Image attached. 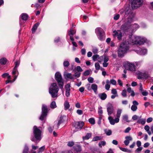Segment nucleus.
<instances>
[{"label": "nucleus", "instance_id": "nucleus-1", "mask_svg": "<svg viewBox=\"0 0 153 153\" xmlns=\"http://www.w3.org/2000/svg\"><path fill=\"white\" fill-rule=\"evenodd\" d=\"M134 15V13L131 9H128L125 12V16L126 17H127L128 20L127 22H126L122 26V28L125 32L132 33L139 28V26L136 24H131L132 22L133 18Z\"/></svg>", "mask_w": 153, "mask_h": 153}, {"label": "nucleus", "instance_id": "nucleus-2", "mask_svg": "<svg viewBox=\"0 0 153 153\" xmlns=\"http://www.w3.org/2000/svg\"><path fill=\"white\" fill-rule=\"evenodd\" d=\"M129 41H123L121 43L117 50L119 56L122 57L129 50L128 45Z\"/></svg>", "mask_w": 153, "mask_h": 153}, {"label": "nucleus", "instance_id": "nucleus-3", "mask_svg": "<svg viewBox=\"0 0 153 153\" xmlns=\"http://www.w3.org/2000/svg\"><path fill=\"white\" fill-rule=\"evenodd\" d=\"M129 41L130 45H143L147 41L146 38L143 37L138 36H134L128 39Z\"/></svg>", "mask_w": 153, "mask_h": 153}, {"label": "nucleus", "instance_id": "nucleus-4", "mask_svg": "<svg viewBox=\"0 0 153 153\" xmlns=\"http://www.w3.org/2000/svg\"><path fill=\"white\" fill-rule=\"evenodd\" d=\"M59 88L56 83H52L49 88V92L53 98L58 97Z\"/></svg>", "mask_w": 153, "mask_h": 153}, {"label": "nucleus", "instance_id": "nucleus-5", "mask_svg": "<svg viewBox=\"0 0 153 153\" xmlns=\"http://www.w3.org/2000/svg\"><path fill=\"white\" fill-rule=\"evenodd\" d=\"M122 109H119L117 110L116 114L117 117L114 119L112 117L109 116L108 117V120L111 124L114 125L115 123H118L120 120V117L122 112Z\"/></svg>", "mask_w": 153, "mask_h": 153}, {"label": "nucleus", "instance_id": "nucleus-6", "mask_svg": "<svg viewBox=\"0 0 153 153\" xmlns=\"http://www.w3.org/2000/svg\"><path fill=\"white\" fill-rule=\"evenodd\" d=\"M41 128H38L36 126H34L33 127V132L34 137L36 140H40L41 138L42 131Z\"/></svg>", "mask_w": 153, "mask_h": 153}, {"label": "nucleus", "instance_id": "nucleus-7", "mask_svg": "<svg viewBox=\"0 0 153 153\" xmlns=\"http://www.w3.org/2000/svg\"><path fill=\"white\" fill-rule=\"evenodd\" d=\"M55 76L59 88L62 89L64 85V80L62 78L61 74L59 72H57L55 74Z\"/></svg>", "mask_w": 153, "mask_h": 153}, {"label": "nucleus", "instance_id": "nucleus-8", "mask_svg": "<svg viewBox=\"0 0 153 153\" xmlns=\"http://www.w3.org/2000/svg\"><path fill=\"white\" fill-rule=\"evenodd\" d=\"M136 74L137 75V78L138 79H140L143 78L147 79L150 77V72L148 71L141 72L140 71H137L136 72Z\"/></svg>", "mask_w": 153, "mask_h": 153}, {"label": "nucleus", "instance_id": "nucleus-9", "mask_svg": "<svg viewBox=\"0 0 153 153\" xmlns=\"http://www.w3.org/2000/svg\"><path fill=\"white\" fill-rule=\"evenodd\" d=\"M143 0H132L131 7L133 9H137L142 6Z\"/></svg>", "mask_w": 153, "mask_h": 153}, {"label": "nucleus", "instance_id": "nucleus-10", "mask_svg": "<svg viewBox=\"0 0 153 153\" xmlns=\"http://www.w3.org/2000/svg\"><path fill=\"white\" fill-rule=\"evenodd\" d=\"M42 114L39 119L41 120H43L47 115V113L48 111L47 106L43 104L42 107Z\"/></svg>", "mask_w": 153, "mask_h": 153}, {"label": "nucleus", "instance_id": "nucleus-11", "mask_svg": "<svg viewBox=\"0 0 153 153\" xmlns=\"http://www.w3.org/2000/svg\"><path fill=\"white\" fill-rule=\"evenodd\" d=\"M95 32L98 39L100 40H103V30L100 27H97L95 30Z\"/></svg>", "mask_w": 153, "mask_h": 153}, {"label": "nucleus", "instance_id": "nucleus-12", "mask_svg": "<svg viewBox=\"0 0 153 153\" xmlns=\"http://www.w3.org/2000/svg\"><path fill=\"white\" fill-rule=\"evenodd\" d=\"M113 36L114 38L117 37L118 40L121 41L123 37V34L120 30H115L113 31Z\"/></svg>", "mask_w": 153, "mask_h": 153}, {"label": "nucleus", "instance_id": "nucleus-13", "mask_svg": "<svg viewBox=\"0 0 153 153\" xmlns=\"http://www.w3.org/2000/svg\"><path fill=\"white\" fill-rule=\"evenodd\" d=\"M126 67L128 68V69L132 71H134L136 70V66L134 62H127L126 63Z\"/></svg>", "mask_w": 153, "mask_h": 153}, {"label": "nucleus", "instance_id": "nucleus-14", "mask_svg": "<svg viewBox=\"0 0 153 153\" xmlns=\"http://www.w3.org/2000/svg\"><path fill=\"white\" fill-rule=\"evenodd\" d=\"M135 51L139 54L141 55H144L147 53V50L144 48H138Z\"/></svg>", "mask_w": 153, "mask_h": 153}, {"label": "nucleus", "instance_id": "nucleus-15", "mask_svg": "<svg viewBox=\"0 0 153 153\" xmlns=\"http://www.w3.org/2000/svg\"><path fill=\"white\" fill-rule=\"evenodd\" d=\"M107 111L108 114L110 115L113 112L114 108L113 106L111 104H109L107 107Z\"/></svg>", "mask_w": 153, "mask_h": 153}, {"label": "nucleus", "instance_id": "nucleus-16", "mask_svg": "<svg viewBox=\"0 0 153 153\" xmlns=\"http://www.w3.org/2000/svg\"><path fill=\"white\" fill-rule=\"evenodd\" d=\"M84 123L82 122H76L74 126L75 128L80 129L83 126Z\"/></svg>", "mask_w": 153, "mask_h": 153}, {"label": "nucleus", "instance_id": "nucleus-17", "mask_svg": "<svg viewBox=\"0 0 153 153\" xmlns=\"http://www.w3.org/2000/svg\"><path fill=\"white\" fill-rule=\"evenodd\" d=\"M126 140H125L124 143L126 146H127L130 143V141L132 140V138L131 136H126L125 137Z\"/></svg>", "mask_w": 153, "mask_h": 153}, {"label": "nucleus", "instance_id": "nucleus-18", "mask_svg": "<svg viewBox=\"0 0 153 153\" xmlns=\"http://www.w3.org/2000/svg\"><path fill=\"white\" fill-rule=\"evenodd\" d=\"M70 85L69 84H67L65 86V88L66 89L65 94L67 97H68L70 95Z\"/></svg>", "mask_w": 153, "mask_h": 153}, {"label": "nucleus", "instance_id": "nucleus-19", "mask_svg": "<svg viewBox=\"0 0 153 153\" xmlns=\"http://www.w3.org/2000/svg\"><path fill=\"white\" fill-rule=\"evenodd\" d=\"M146 121V119L142 118L141 117H140L137 121V123L143 125L145 123Z\"/></svg>", "mask_w": 153, "mask_h": 153}, {"label": "nucleus", "instance_id": "nucleus-20", "mask_svg": "<svg viewBox=\"0 0 153 153\" xmlns=\"http://www.w3.org/2000/svg\"><path fill=\"white\" fill-rule=\"evenodd\" d=\"M64 75L65 78L74 79V77L71 73H67L66 72L64 73Z\"/></svg>", "mask_w": 153, "mask_h": 153}, {"label": "nucleus", "instance_id": "nucleus-21", "mask_svg": "<svg viewBox=\"0 0 153 153\" xmlns=\"http://www.w3.org/2000/svg\"><path fill=\"white\" fill-rule=\"evenodd\" d=\"M91 136V134L90 133H87L85 136L82 137V139L83 140L89 139Z\"/></svg>", "mask_w": 153, "mask_h": 153}, {"label": "nucleus", "instance_id": "nucleus-22", "mask_svg": "<svg viewBox=\"0 0 153 153\" xmlns=\"http://www.w3.org/2000/svg\"><path fill=\"white\" fill-rule=\"evenodd\" d=\"M39 23H37L35 24L33 27L32 29V32L33 33L35 32V31L36 30L37 27L39 26Z\"/></svg>", "mask_w": 153, "mask_h": 153}, {"label": "nucleus", "instance_id": "nucleus-23", "mask_svg": "<svg viewBox=\"0 0 153 153\" xmlns=\"http://www.w3.org/2000/svg\"><path fill=\"white\" fill-rule=\"evenodd\" d=\"M21 17L22 20L26 21L27 19L28 16L27 14L23 13L21 15Z\"/></svg>", "mask_w": 153, "mask_h": 153}, {"label": "nucleus", "instance_id": "nucleus-24", "mask_svg": "<svg viewBox=\"0 0 153 153\" xmlns=\"http://www.w3.org/2000/svg\"><path fill=\"white\" fill-rule=\"evenodd\" d=\"M127 91L130 93H131V95L134 97L135 95V93L134 91L133 90H132L131 88L128 87L127 89Z\"/></svg>", "mask_w": 153, "mask_h": 153}, {"label": "nucleus", "instance_id": "nucleus-25", "mask_svg": "<svg viewBox=\"0 0 153 153\" xmlns=\"http://www.w3.org/2000/svg\"><path fill=\"white\" fill-rule=\"evenodd\" d=\"M74 150L76 152H80L82 150L81 146L79 145L75 146L74 147Z\"/></svg>", "mask_w": 153, "mask_h": 153}, {"label": "nucleus", "instance_id": "nucleus-26", "mask_svg": "<svg viewBox=\"0 0 153 153\" xmlns=\"http://www.w3.org/2000/svg\"><path fill=\"white\" fill-rule=\"evenodd\" d=\"M91 89L93 90L94 92L96 93L97 89V86L95 84H92L91 85Z\"/></svg>", "mask_w": 153, "mask_h": 153}, {"label": "nucleus", "instance_id": "nucleus-27", "mask_svg": "<svg viewBox=\"0 0 153 153\" xmlns=\"http://www.w3.org/2000/svg\"><path fill=\"white\" fill-rule=\"evenodd\" d=\"M122 121L128 123L130 122V121L128 120V117L127 115H124L122 117Z\"/></svg>", "mask_w": 153, "mask_h": 153}, {"label": "nucleus", "instance_id": "nucleus-28", "mask_svg": "<svg viewBox=\"0 0 153 153\" xmlns=\"http://www.w3.org/2000/svg\"><path fill=\"white\" fill-rule=\"evenodd\" d=\"M64 106L65 110H67L68 109L70 106L68 102L67 101H65L64 103Z\"/></svg>", "mask_w": 153, "mask_h": 153}, {"label": "nucleus", "instance_id": "nucleus-29", "mask_svg": "<svg viewBox=\"0 0 153 153\" xmlns=\"http://www.w3.org/2000/svg\"><path fill=\"white\" fill-rule=\"evenodd\" d=\"M99 96L102 100H105L107 97L106 94L104 93L100 94Z\"/></svg>", "mask_w": 153, "mask_h": 153}, {"label": "nucleus", "instance_id": "nucleus-30", "mask_svg": "<svg viewBox=\"0 0 153 153\" xmlns=\"http://www.w3.org/2000/svg\"><path fill=\"white\" fill-rule=\"evenodd\" d=\"M106 144V142L104 141H100L98 144L99 147L102 148V146H104Z\"/></svg>", "mask_w": 153, "mask_h": 153}, {"label": "nucleus", "instance_id": "nucleus-31", "mask_svg": "<svg viewBox=\"0 0 153 153\" xmlns=\"http://www.w3.org/2000/svg\"><path fill=\"white\" fill-rule=\"evenodd\" d=\"M63 66L65 68H68L70 65L69 62L67 60L64 61L63 63Z\"/></svg>", "mask_w": 153, "mask_h": 153}, {"label": "nucleus", "instance_id": "nucleus-32", "mask_svg": "<svg viewBox=\"0 0 153 153\" xmlns=\"http://www.w3.org/2000/svg\"><path fill=\"white\" fill-rule=\"evenodd\" d=\"M7 62V60L5 58H2L0 60V63L2 65H5Z\"/></svg>", "mask_w": 153, "mask_h": 153}, {"label": "nucleus", "instance_id": "nucleus-33", "mask_svg": "<svg viewBox=\"0 0 153 153\" xmlns=\"http://www.w3.org/2000/svg\"><path fill=\"white\" fill-rule=\"evenodd\" d=\"M76 32V31L73 29L72 28L70 29V30L68 31V33L69 35V34H70L72 35V36H73V35L75 34Z\"/></svg>", "mask_w": 153, "mask_h": 153}, {"label": "nucleus", "instance_id": "nucleus-34", "mask_svg": "<svg viewBox=\"0 0 153 153\" xmlns=\"http://www.w3.org/2000/svg\"><path fill=\"white\" fill-rule=\"evenodd\" d=\"M23 153H30V152L29 151L28 147L25 146L23 150Z\"/></svg>", "mask_w": 153, "mask_h": 153}, {"label": "nucleus", "instance_id": "nucleus-35", "mask_svg": "<svg viewBox=\"0 0 153 153\" xmlns=\"http://www.w3.org/2000/svg\"><path fill=\"white\" fill-rule=\"evenodd\" d=\"M101 139V137L100 136H96L93 138L92 141H96L99 140Z\"/></svg>", "mask_w": 153, "mask_h": 153}, {"label": "nucleus", "instance_id": "nucleus-36", "mask_svg": "<svg viewBox=\"0 0 153 153\" xmlns=\"http://www.w3.org/2000/svg\"><path fill=\"white\" fill-rule=\"evenodd\" d=\"M50 107L52 108H54L56 107V102L55 101L52 102L50 105Z\"/></svg>", "mask_w": 153, "mask_h": 153}, {"label": "nucleus", "instance_id": "nucleus-37", "mask_svg": "<svg viewBox=\"0 0 153 153\" xmlns=\"http://www.w3.org/2000/svg\"><path fill=\"white\" fill-rule=\"evenodd\" d=\"M88 121L92 125H94L95 123V120L93 118H91L89 119Z\"/></svg>", "mask_w": 153, "mask_h": 153}, {"label": "nucleus", "instance_id": "nucleus-38", "mask_svg": "<svg viewBox=\"0 0 153 153\" xmlns=\"http://www.w3.org/2000/svg\"><path fill=\"white\" fill-rule=\"evenodd\" d=\"M135 66L136 67L140 66L142 63V61H140L138 62H134Z\"/></svg>", "mask_w": 153, "mask_h": 153}, {"label": "nucleus", "instance_id": "nucleus-39", "mask_svg": "<svg viewBox=\"0 0 153 153\" xmlns=\"http://www.w3.org/2000/svg\"><path fill=\"white\" fill-rule=\"evenodd\" d=\"M143 149L142 147H138L135 151V152L136 153H140Z\"/></svg>", "mask_w": 153, "mask_h": 153}, {"label": "nucleus", "instance_id": "nucleus-40", "mask_svg": "<svg viewBox=\"0 0 153 153\" xmlns=\"http://www.w3.org/2000/svg\"><path fill=\"white\" fill-rule=\"evenodd\" d=\"M105 132L107 135L109 136L112 134V131L111 130H106L105 131Z\"/></svg>", "mask_w": 153, "mask_h": 153}, {"label": "nucleus", "instance_id": "nucleus-41", "mask_svg": "<svg viewBox=\"0 0 153 153\" xmlns=\"http://www.w3.org/2000/svg\"><path fill=\"white\" fill-rule=\"evenodd\" d=\"M20 64V62L17 61L15 62V66L14 68V70H17V67L19 66Z\"/></svg>", "mask_w": 153, "mask_h": 153}, {"label": "nucleus", "instance_id": "nucleus-42", "mask_svg": "<svg viewBox=\"0 0 153 153\" xmlns=\"http://www.w3.org/2000/svg\"><path fill=\"white\" fill-rule=\"evenodd\" d=\"M99 56L98 54H96L93 55L92 56V59L94 61H97V58L99 57Z\"/></svg>", "mask_w": 153, "mask_h": 153}, {"label": "nucleus", "instance_id": "nucleus-43", "mask_svg": "<svg viewBox=\"0 0 153 153\" xmlns=\"http://www.w3.org/2000/svg\"><path fill=\"white\" fill-rule=\"evenodd\" d=\"M137 109V107L136 105H132L131 108V109L132 111H136Z\"/></svg>", "mask_w": 153, "mask_h": 153}, {"label": "nucleus", "instance_id": "nucleus-44", "mask_svg": "<svg viewBox=\"0 0 153 153\" xmlns=\"http://www.w3.org/2000/svg\"><path fill=\"white\" fill-rule=\"evenodd\" d=\"M126 93V90L125 89L123 90L121 94L123 97H126L127 96Z\"/></svg>", "mask_w": 153, "mask_h": 153}, {"label": "nucleus", "instance_id": "nucleus-45", "mask_svg": "<svg viewBox=\"0 0 153 153\" xmlns=\"http://www.w3.org/2000/svg\"><path fill=\"white\" fill-rule=\"evenodd\" d=\"M95 66L96 70H98L100 69V65L97 62L95 63Z\"/></svg>", "mask_w": 153, "mask_h": 153}, {"label": "nucleus", "instance_id": "nucleus-46", "mask_svg": "<svg viewBox=\"0 0 153 153\" xmlns=\"http://www.w3.org/2000/svg\"><path fill=\"white\" fill-rule=\"evenodd\" d=\"M45 149V146H43L40 147L39 149V151H38V153L42 152Z\"/></svg>", "mask_w": 153, "mask_h": 153}, {"label": "nucleus", "instance_id": "nucleus-47", "mask_svg": "<svg viewBox=\"0 0 153 153\" xmlns=\"http://www.w3.org/2000/svg\"><path fill=\"white\" fill-rule=\"evenodd\" d=\"M94 78L92 77H88V82L90 83H92L94 82Z\"/></svg>", "mask_w": 153, "mask_h": 153}, {"label": "nucleus", "instance_id": "nucleus-48", "mask_svg": "<svg viewBox=\"0 0 153 153\" xmlns=\"http://www.w3.org/2000/svg\"><path fill=\"white\" fill-rule=\"evenodd\" d=\"M74 144V143L73 141H69L68 142L67 145L70 147L72 146Z\"/></svg>", "mask_w": 153, "mask_h": 153}, {"label": "nucleus", "instance_id": "nucleus-49", "mask_svg": "<svg viewBox=\"0 0 153 153\" xmlns=\"http://www.w3.org/2000/svg\"><path fill=\"white\" fill-rule=\"evenodd\" d=\"M111 93L114 95H118L117 94V92L115 89H113L111 90Z\"/></svg>", "mask_w": 153, "mask_h": 153}, {"label": "nucleus", "instance_id": "nucleus-50", "mask_svg": "<svg viewBox=\"0 0 153 153\" xmlns=\"http://www.w3.org/2000/svg\"><path fill=\"white\" fill-rule=\"evenodd\" d=\"M103 113L102 110V107L100 106L98 108V113L100 115H101Z\"/></svg>", "mask_w": 153, "mask_h": 153}, {"label": "nucleus", "instance_id": "nucleus-51", "mask_svg": "<svg viewBox=\"0 0 153 153\" xmlns=\"http://www.w3.org/2000/svg\"><path fill=\"white\" fill-rule=\"evenodd\" d=\"M76 70L78 72H81L83 71L82 69L80 66H77L76 68Z\"/></svg>", "mask_w": 153, "mask_h": 153}, {"label": "nucleus", "instance_id": "nucleus-52", "mask_svg": "<svg viewBox=\"0 0 153 153\" xmlns=\"http://www.w3.org/2000/svg\"><path fill=\"white\" fill-rule=\"evenodd\" d=\"M76 113L80 115L83 114V111L82 110L78 109L76 111Z\"/></svg>", "mask_w": 153, "mask_h": 153}, {"label": "nucleus", "instance_id": "nucleus-53", "mask_svg": "<svg viewBox=\"0 0 153 153\" xmlns=\"http://www.w3.org/2000/svg\"><path fill=\"white\" fill-rule=\"evenodd\" d=\"M111 83L113 85H116L117 83L116 81L114 79H112L110 80Z\"/></svg>", "mask_w": 153, "mask_h": 153}, {"label": "nucleus", "instance_id": "nucleus-54", "mask_svg": "<svg viewBox=\"0 0 153 153\" xmlns=\"http://www.w3.org/2000/svg\"><path fill=\"white\" fill-rule=\"evenodd\" d=\"M62 122L63 121H62V119L61 117L60 118V120L58 121V124L56 125V126H57V128H58L59 126Z\"/></svg>", "mask_w": 153, "mask_h": 153}, {"label": "nucleus", "instance_id": "nucleus-55", "mask_svg": "<svg viewBox=\"0 0 153 153\" xmlns=\"http://www.w3.org/2000/svg\"><path fill=\"white\" fill-rule=\"evenodd\" d=\"M139 90L141 91H143V85L141 83H140L139 85Z\"/></svg>", "mask_w": 153, "mask_h": 153}, {"label": "nucleus", "instance_id": "nucleus-56", "mask_svg": "<svg viewBox=\"0 0 153 153\" xmlns=\"http://www.w3.org/2000/svg\"><path fill=\"white\" fill-rule=\"evenodd\" d=\"M90 73V71H89L88 70L85 71L84 73L83 74L84 76H87Z\"/></svg>", "mask_w": 153, "mask_h": 153}, {"label": "nucleus", "instance_id": "nucleus-57", "mask_svg": "<svg viewBox=\"0 0 153 153\" xmlns=\"http://www.w3.org/2000/svg\"><path fill=\"white\" fill-rule=\"evenodd\" d=\"M98 50V49L96 48H94L92 49V52L94 54H96L97 53Z\"/></svg>", "mask_w": 153, "mask_h": 153}, {"label": "nucleus", "instance_id": "nucleus-58", "mask_svg": "<svg viewBox=\"0 0 153 153\" xmlns=\"http://www.w3.org/2000/svg\"><path fill=\"white\" fill-rule=\"evenodd\" d=\"M131 130V128L130 127L127 128L124 131V132L125 133H128L129 132V131Z\"/></svg>", "mask_w": 153, "mask_h": 153}, {"label": "nucleus", "instance_id": "nucleus-59", "mask_svg": "<svg viewBox=\"0 0 153 153\" xmlns=\"http://www.w3.org/2000/svg\"><path fill=\"white\" fill-rule=\"evenodd\" d=\"M139 118L138 116L136 115H134L132 117V119L134 120H138Z\"/></svg>", "mask_w": 153, "mask_h": 153}, {"label": "nucleus", "instance_id": "nucleus-60", "mask_svg": "<svg viewBox=\"0 0 153 153\" xmlns=\"http://www.w3.org/2000/svg\"><path fill=\"white\" fill-rule=\"evenodd\" d=\"M141 92L142 93V94L144 96H146L148 94L147 92L146 91H144L143 90V91H141Z\"/></svg>", "mask_w": 153, "mask_h": 153}, {"label": "nucleus", "instance_id": "nucleus-61", "mask_svg": "<svg viewBox=\"0 0 153 153\" xmlns=\"http://www.w3.org/2000/svg\"><path fill=\"white\" fill-rule=\"evenodd\" d=\"M132 103L133 105H136V106L138 105H139V103L136 100L133 101L132 102Z\"/></svg>", "mask_w": 153, "mask_h": 153}, {"label": "nucleus", "instance_id": "nucleus-62", "mask_svg": "<svg viewBox=\"0 0 153 153\" xmlns=\"http://www.w3.org/2000/svg\"><path fill=\"white\" fill-rule=\"evenodd\" d=\"M144 129L146 131H149L150 128L149 127L148 125H146L144 127Z\"/></svg>", "mask_w": 153, "mask_h": 153}, {"label": "nucleus", "instance_id": "nucleus-63", "mask_svg": "<svg viewBox=\"0 0 153 153\" xmlns=\"http://www.w3.org/2000/svg\"><path fill=\"white\" fill-rule=\"evenodd\" d=\"M119 17H120L119 15L117 14V15H115L114 16V18L115 20H117L119 19Z\"/></svg>", "mask_w": 153, "mask_h": 153}, {"label": "nucleus", "instance_id": "nucleus-64", "mask_svg": "<svg viewBox=\"0 0 153 153\" xmlns=\"http://www.w3.org/2000/svg\"><path fill=\"white\" fill-rule=\"evenodd\" d=\"M136 144H137V146L138 147H140L141 145V142L140 141H139V140L137 141Z\"/></svg>", "mask_w": 153, "mask_h": 153}]
</instances>
